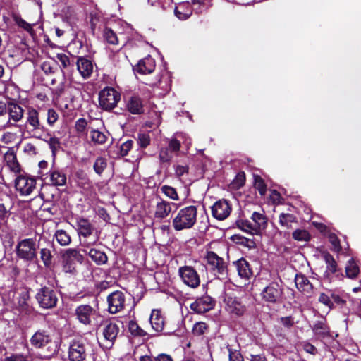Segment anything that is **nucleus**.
Returning a JSON list of instances; mask_svg holds the SVG:
<instances>
[{
    "label": "nucleus",
    "mask_w": 361,
    "mask_h": 361,
    "mask_svg": "<svg viewBox=\"0 0 361 361\" xmlns=\"http://www.w3.org/2000/svg\"><path fill=\"white\" fill-rule=\"evenodd\" d=\"M137 142H138L139 145L141 147L145 148L147 146H148L149 144V142H150L149 136L147 134H145V133L139 134Z\"/></svg>",
    "instance_id": "6e6d98bb"
},
{
    "label": "nucleus",
    "mask_w": 361,
    "mask_h": 361,
    "mask_svg": "<svg viewBox=\"0 0 361 361\" xmlns=\"http://www.w3.org/2000/svg\"><path fill=\"white\" fill-rule=\"evenodd\" d=\"M106 161L105 159L102 157H98L94 164V169L95 172L98 174H101L106 168Z\"/></svg>",
    "instance_id": "de8ad7c7"
},
{
    "label": "nucleus",
    "mask_w": 361,
    "mask_h": 361,
    "mask_svg": "<svg viewBox=\"0 0 361 361\" xmlns=\"http://www.w3.org/2000/svg\"><path fill=\"white\" fill-rule=\"evenodd\" d=\"M63 271L65 273L73 274L75 271V267L74 262L63 259Z\"/></svg>",
    "instance_id": "3c124183"
},
{
    "label": "nucleus",
    "mask_w": 361,
    "mask_h": 361,
    "mask_svg": "<svg viewBox=\"0 0 361 361\" xmlns=\"http://www.w3.org/2000/svg\"><path fill=\"white\" fill-rule=\"evenodd\" d=\"M15 187L21 195H30L36 187V180L26 176H19L15 180Z\"/></svg>",
    "instance_id": "9b49d317"
},
{
    "label": "nucleus",
    "mask_w": 361,
    "mask_h": 361,
    "mask_svg": "<svg viewBox=\"0 0 361 361\" xmlns=\"http://www.w3.org/2000/svg\"><path fill=\"white\" fill-rule=\"evenodd\" d=\"M77 68L81 76L86 79L88 78L93 71L92 62L84 57H80L77 61Z\"/></svg>",
    "instance_id": "4be33fe9"
},
{
    "label": "nucleus",
    "mask_w": 361,
    "mask_h": 361,
    "mask_svg": "<svg viewBox=\"0 0 361 361\" xmlns=\"http://www.w3.org/2000/svg\"><path fill=\"white\" fill-rule=\"evenodd\" d=\"M48 142H49V145L53 152L56 150L58 148H59L60 142H59V138H57L56 137H51L49 138Z\"/></svg>",
    "instance_id": "e2e57ef3"
},
{
    "label": "nucleus",
    "mask_w": 361,
    "mask_h": 361,
    "mask_svg": "<svg viewBox=\"0 0 361 361\" xmlns=\"http://www.w3.org/2000/svg\"><path fill=\"white\" fill-rule=\"evenodd\" d=\"M36 239L30 238L20 240L16 246V256L25 262H32L37 257Z\"/></svg>",
    "instance_id": "f257e3e1"
},
{
    "label": "nucleus",
    "mask_w": 361,
    "mask_h": 361,
    "mask_svg": "<svg viewBox=\"0 0 361 361\" xmlns=\"http://www.w3.org/2000/svg\"><path fill=\"white\" fill-rule=\"evenodd\" d=\"M156 361H173L172 358L166 354H161L155 358Z\"/></svg>",
    "instance_id": "774afa93"
},
{
    "label": "nucleus",
    "mask_w": 361,
    "mask_h": 361,
    "mask_svg": "<svg viewBox=\"0 0 361 361\" xmlns=\"http://www.w3.org/2000/svg\"><path fill=\"white\" fill-rule=\"evenodd\" d=\"M283 295V288L277 281L271 282L261 293L262 299L268 302L276 303Z\"/></svg>",
    "instance_id": "9d476101"
},
{
    "label": "nucleus",
    "mask_w": 361,
    "mask_h": 361,
    "mask_svg": "<svg viewBox=\"0 0 361 361\" xmlns=\"http://www.w3.org/2000/svg\"><path fill=\"white\" fill-rule=\"evenodd\" d=\"M313 331L319 338H325L329 334V328L324 321H318L314 324Z\"/></svg>",
    "instance_id": "2f4dec72"
},
{
    "label": "nucleus",
    "mask_w": 361,
    "mask_h": 361,
    "mask_svg": "<svg viewBox=\"0 0 361 361\" xmlns=\"http://www.w3.org/2000/svg\"><path fill=\"white\" fill-rule=\"evenodd\" d=\"M35 298L39 306L44 309L54 307L58 301V297L56 291L52 288L46 286L38 290Z\"/></svg>",
    "instance_id": "423d86ee"
},
{
    "label": "nucleus",
    "mask_w": 361,
    "mask_h": 361,
    "mask_svg": "<svg viewBox=\"0 0 361 361\" xmlns=\"http://www.w3.org/2000/svg\"><path fill=\"white\" fill-rule=\"evenodd\" d=\"M119 332L118 326L114 322H106L102 329V334L104 339L112 343L116 338Z\"/></svg>",
    "instance_id": "412c9836"
},
{
    "label": "nucleus",
    "mask_w": 361,
    "mask_h": 361,
    "mask_svg": "<svg viewBox=\"0 0 361 361\" xmlns=\"http://www.w3.org/2000/svg\"><path fill=\"white\" fill-rule=\"evenodd\" d=\"M25 115V128L32 133V136L41 138L42 132L44 128L39 121V111L34 107L30 106L27 108Z\"/></svg>",
    "instance_id": "39448f33"
},
{
    "label": "nucleus",
    "mask_w": 361,
    "mask_h": 361,
    "mask_svg": "<svg viewBox=\"0 0 361 361\" xmlns=\"http://www.w3.org/2000/svg\"><path fill=\"white\" fill-rule=\"evenodd\" d=\"M322 258L326 264V273L329 275L330 274H336L338 271L337 263L333 256L329 252H324Z\"/></svg>",
    "instance_id": "7c9ffc66"
},
{
    "label": "nucleus",
    "mask_w": 361,
    "mask_h": 361,
    "mask_svg": "<svg viewBox=\"0 0 361 361\" xmlns=\"http://www.w3.org/2000/svg\"><path fill=\"white\" fill-rule=\"evenodd\" d=\"M329 240L333 246V250L334 251L338 252L341 250V246L338 237L334 234H330L329 236Z\"/></svg>",
    "instance_id": "13d9d810"
},
{
    "label": "nucleus",
    "mask_w": 361,
    "mask_h": 361,
    "mask_svg": "<svg viewBox=\"0 0 361 361\" xmlns=\"http://www.w3.org/2000/svg\"><path fill=\"white\" fill-rule=\"evenodd\" d=\"M78 227V234L83 238L82 245L84 247H89L95 245L99 238V235L94 230L90 222L83 218L79 219L77 221Z\"/></svg>",
    "instance_id": "f03ea898"
},
{
    "label": "nucleus",
    "mask_w": 361,
    "mask_h": 361,
    "mask_svg": "<svg viewBox=\"0 0 361 361\" xmlns=\"http://www.w3.org/2000/svg\"><path fill=\"white\" fill-rule=\"evenodd\" d=\"M293 238L297 241L307 242L310 240V235L307 231L305 229H296L293 231Z\"/></svg>",
    "instance_id": "ea45409f"
},
{
    "label": "nucleus",
    "mask_w": 361,
    "mask_h": 361,
    "mask_svg": "<svg viewBox=\"0 0 361 361\" xmlns=\"http://www.w3.org/2000/svg\"><path fill=\"white\" fill-rule=\"evenodd\" d=\"M3 361H27V356L22 353L12 354Z\"/></svg>",
    "instance_id": "4d7b16f0"
},
{
    "label": "nucleus",
    "mask_w": 361,
    "mask_h": 361,
    "mask_svg": "<svg viewBox=\"0 0 361 361\" xmlns=\"http://www.w3.org/2000/svg\"><path fill=\"white\" fill-rule=\"evenodd\" d=\"M54 238L61 246H67L71 242V235L64 230L60 229L55 232Z\"/></svg>",
    "instance_id": "473e14b6"
},
{
    "label": "nucleus",
    "mask_w": 361,
    "mask_h": 361,
    "mask_svg": "<svg viewBox=\"0 0 361 361\" xmlns=\"http://www.w3.org/2000/svg\"><path fill=\"white\" fill-rule=\"evenodd\" d=\"M279 221L281 226L290 228L291 224L297 221L296 217L291 214L281 213L279 217Z\"/></svg>",
    "instance_id": "72a5a7b5"
},
{
    "label": "nucleus",
    "mask_w": 361,
    "mask_h": 361,
    "mask_svg": "<svg viewBox=\"0 0 361 361\" xmlns=\"http://www.w3.org/2000/svg\"><path fill=\"white\" fill-rule=\"evenodd\" d=\"M231 212V207L226 200H220L212 207V215L218 220L226 219L230 215Z\"/></svg>",
    "instance_id": "ddd939ff"
},
{
    "label": "nucleus",
    "mask_w": 361,
    "mask_h": 361,
    "mask_svg": "<svg viewBox=\"0 0 361 361\" xmlns=\"http://www.w3.org/2000/svg\"><path fill=\"white\" fill-rule=\"evenodd\" d=\"M251 219L253 221L255 233H259L267 226V218L264 212H254L251 216Z\"/></svg>",
    "instance_id": "b1692460"
},
{
    "label": "nucleus",
    "mask_w": 361,
    "mask_h": 361,
    "mask_svg": "<svg viewBox=\"0 0 361 361\" xmlns=\"http://www.w3.org/2000/svg\"><path fill=\"white\" fill-rule=\"evenodd\" d=\"M127 109L133 114H142L143 105L141 99L137 96L131 97L127 102Z\"/></svg>",
    "instance_id": "cd10ccee"
},
{
    "label": "nucleus",
    "mask_w": 361,
    "mask_h": 361,
    "mask_svg": "<svg viewBox=\"0 0 361 361\" xmlns=\"http://www.w3.org/2000/svg\"><path fill=\"white\" fill-rule=\"evenodd\" d=\"M88 255L98 265L104 264L108 260L105 252L96 248H91L88 252Z\"/></svg>",
    "instance_id": "c756f323"
},
{
    "label": "nucleus",
    "mask_w": 361,
    "mask_h": 361,
    "mask_svg": "<svg viewBox=\"0 0 361 361\" xmlns=\"http://www.w3.org/2000/svg\"><path fill=\"white\" fill-rule=\"evenodd\" d=\"M295 283L297 288L301 292L310 293L312 289V283L307 278L302 274H296Z\"/></svg>",
    "instance_id": "bb28decb"
},
{
    "label": "nucleus",
    "mask_w": 361,
    "mask_h": 361,
    "mask_svg": "<svg viewBox=\"0 0 361 361\" xmlns=\"http://www.w3.org/2000/svg\"><path fill=\"white\" fill-rule=\"evenodd\" d=\"M56 58L63 68H66L71 65L70 59L66 54L59 53L56 54Z\"/></svg>",
    "instance_id": "09e8293b"
},
{
    "label": "nucleus",
    "mask_w": 361,
    "mask_h": 361,
    "mask_svg": "<svg viewBox=\"0 0 361 361\" xmlns=\"http://www.w3.org/2000/svg\"><path fill=\"white\" fill-rule=\"evenodd\" d=\"M245 176L244 173H239L233 182V185L235 188H240L245 183Z\"/></svg>",
    "instance_id": "bf43d9fd"
},
{
    "label": "nucleus",
    "mask_w": 361,
    "mask_h": 361,
    "mask_svg": "<svg viewBox=\"0 0 361 361\" xmlns=\"http://www.w3.org/2000/svg\"><path fill=\"white\" fill-rule=\"evenodd\" d=\"M40 257L46 267H49L51 265L52 255L49 249L42 248L40 250Z\"/></svg>",
    "instance_id": "a19ab883"
},
{
    "label": "nucleus",
    "mask_w": 361,
    "mask_h": 361,
    "mask_svg": "<svg viewBox=\"0 0 361 361\" xmlns=\"http://www.w3.org/2000/svg\"><path fill=\"white\" fill-rule=\"evenodd\" d=\"M99 99L102 109L111 110L120 100V94L112 87H106L100 92Z\"/></svg>",
    "instance_id": "6e6552de"
},
{
    "label": "nucleus",
    "mask_w": 361,
    "mask_h": 361,
    "mask_svg": "<svg viewBox=\"0 0 361 361\" xmlns=\"http://www.w3.org/2000/svg\"><path fill=\"white\" fill-rule=\"evenodd\" d=\"M150 323L154 331L159 332L163 330L164 324V318L159 310H152L150 317Z\"/></svg>",
    "instance_id": "c85d7f7f"
},
{
    "label": "nucleus",
    "mask_w": 361,
    "mask_h": 361,
    "mask_svg": "<svg viewBox=\"0 0 361 361\" xmlns=\"http://www.w3.org/2000/svg\"><path fill=\"white\" fill-rule=\"evenodd\" d=\"M255 188L259 191L261 195H264L267 191V186L262 178L259 176L255 177Z\"/></svg>",
    "instance_id": "49530a36"
},
{
    "label": "nucleus",
    "mask_w": 361,
    "mask_h": 361,
    "mask_svg": "<svg viewBox=\"0 0 361 361\" xmlns=\"http://www.w3.org/2000/svg\"><path fill=\"white\" fill-rule=\"evenodd\" d=\"M204 258L215 276L224 279L227 275V264L222 257L213 251H207Z\"/></svg>",
    "instance_id": "20e7f679"
},
{
    "label": "nucleus",
    "mask_w": 361,
    "mask_h": 361,
    "mask_svg": "<svg viewBox=\"0 0 361 361\" xmlns=\"http://www.w3.org/2000/svg\"><path fill=\"white\" fill-rule=\"evenodd\" d=\"M8 118L4 123V128L16 127L17 123L22 121L24 117V109L18 104L8 102L7 107Z\"/></svg>",
    "instance_id": "1a4fd4ad"
},
{
    "label": "nucleus",
    "mask_w": 361,
    "mask_h": 361,
    "mask_svg": "<svg viewBox=\"0 0 361 361\" xmlns=\"http://www.w3.org/2000/svg\"><path fill=\"white\" fill-rule=\"evenodd\" d=\"M197 219V208L188 206L182 209V229L191 228Z\"/></svg>",
    "instance_id": "dca6fc26"
},
{
    "label": "nucleus",
    "mask_w": 361,
    "mask_h": 361,
    "mask_svg": "<svg viewBox=\"0 0 361 361\" xmlns=\"http://www.w3.org/2000/svg\"><path fill=\"white\" fill-rule=\"evenodd\" d=\"M346 276L349 278H355L359 273V267L352 259L350 260L345 267Z\"/></svg>",
    "instance_id": "58836bf2"
},
{
    "label": "nucleus",
    "mask_w": 361,
    "mask_h": 361,
    "mask_svg": "<svg viewBox=\"0 0 361 361\" xmlns=\"http://www.w3.org/2000/svg\"><path fill=\"white\" fill-rule=\"evenodd\" d=\"M207 329V324L204 322H197L193 326V334L197 336L202 335Z\"/></svg>",
    "instance_id": "864d4df0"
},
{
    "label": "nucleus",
    "mask_w": 361,
    "mask_h": 361,
    "mask_svg": "<svg viewBox=\"0 0 361 361\" xmlns=\"http://www.w3.org/2000/svg\"><path fill=\"white\" fill-rule=\"evenodd\" d=\"M13 205L14 200L11 195L6 193L0 195V218L1 219L9 217Z\"/></svg>",
    "instance_id": "f3484780"
},
{
    "label": "nucleus",
    "mask_w": 361,
    "mask_h": 361,
    "mask_svg": "<svg viewBox=\"0 0 361 361\" xmlns=\"http://www.w3.org/2000/svg\"><path fill=\"white\" fill-rule=\"evenodd\" d=\"M4 160L5 166H6L9 170L16 173L20 172V164L16 158V151L13 148H9L4 154Z\"/></svg>",
    "instance_id": "6ab92c4d"
},
{
    "label": "nucleus",
    "mask_w": 361,
    "mask_h": 361,
    "mask_svg": "<svg viewBox=\"0 0 361 361\" xmlns=\"http://www.w3.org/2000/svg\"><path fill=\"white\" fill-rule=\"evenodd\" d=\"M30 341L35 348H42L51 341V337L46 331L39 330L32 335Z\"/></svg>",
    "instance_id": "a211bd4d"
},
{
    "label": "nucleus",
    "mask_w": 361,
    "mask_h": 361,
    "mask_svg": "<svg viewBox=\"0 0 361 361\" xmlns=\"http://www.w3.org/2000/svg\"><path fill=\"white\" fill-rule=\"evenodd\" d=\"M91 141L94 144L102 145L106 142L107 136L98 130H92L90 133Z\"/></svg>",
    "instance_id": "c9c22d12"
},
{
    "label": "nucleus",
    "mask_w": 361,
    "mask_h": 361,
    "mask_svg": "<svg viewBox=\"0 0 361 361\" xmlns=\"http://www.w3.org/2000/svg\"><path fill=\"white\" fill-rule=\"evenodd\" d=\"M182 280L185 284L191 288L197 287L200 283L197 272L190 266L182 267Z\"/></svg>",
    "instance_id": "4468645a"
},
{
    "label": "nucleus",
    "mask_w": 361,
    "mask_h": 361,
    "mask_svg": "<svg viewBox=\"0 0 361 361\" xmlns=\"http://www.w3.org/2000/svg\"><path fill=\"white\" fill-rule=\"evenodd\" d=\"M74 314L76 319L84 325H91L99 315L97 310L90 305H80L76 307Z\"/></svg>",
    "instance_id": "0eeeda50"
},
{
    "label": "nucleus",
    "mask_w": 361,
    "mask_h": 361,
    "mask_svg": "<svg viewBox=\"0 0 361 361\" xmlns=\"http://www.w3.org/2000/svg\"><path fill=\"white\" fill-rule=\"evenodd\" d=\"M58 118L59 115L57 112L53 109H49L47 111V123L52 126L56 122Z\"/></svg>",
    "instance_id": "603ef678"
},
{
    "label": "nucleus",
    "mask_w": 361,
    "mask_h": 361,
    "mask_svg": "<svg viewBox=\"0 0 361 361\" xmlns=\"http://www.w3.org/2000/svg\"><path fill=\"white\" fill-rule=\"evenodd\" d=\"M169 149H161L159 154V157L161 161H167L170 159V155L169 154Z\"/></svg>",
    "instance_id": "338daca9"
},
{
    "label": "nucleus",
    "mask_w": 361,
    "mask_h": 361,
    "mask_svg": "<svg viewBox=\"0 0 361 361\" xmlns=\"http://www.w3.org/2000/svg\"><path fill=\"white\" fill-rule=\"evenodd\" d=\"M88 343L82 338L73 339L69 344L68 357L70 361H83L86 358Z\"/></svg>",
    "instance_id": "7ed1b4c3"
},
{
    "label": "nucleus",
    "mask_w": 361,
    "mask_h": 361,
    "mask_svg": "<svg viewBox=\"0 0 361 361\" xmlns=\"http://www.w3.org/2000/svg\"><path fill=\"white\" fill-rule=\"evenodd\" d=\"M180 143L178 140H171L169 145V149L171 152H176L179 149Z\"/></svg>",
    "instance_id": "69168bd1"
},
{
    "label": "nucleus",
    "mask_w": 361,
    "mask_h": 361,
    "mask_svg": "<svg viewBox=\"0 0 361 361\" xmlns=\"http://www.w3.org/2000/svg\"><path fill=\"white\" fill-rule=\"evenodd\" d=\"M62 258L67 259L68 260H71L73 262L77 261L80 263L83 260V257L79 251L76 249L72 248L67 249L63 254Z\"/></svg>",
    "instance_id": "f704fd0d"
},
{
    "label": "nucleus",
    "mask_w": 361,
    "mask_h": 361,
    "mask_svg": "<svg viewBox=\"0 0 361 361\" xmlns=\"http://www.w3.org/2000/svg\"><path fill=\"white\" fill-rule=\"evenodd\" d=\"M235 267L238 270V276L240 278L247 280L252 276V271L248 262L245 259L241 258L235 262Z\"/></svg>",
    "instance_id": "a878e982"
},
{
    "label": "nucleus",
    "mask_w": 361,
    "mask_h": 361,
    "mask_svg": "<svg viewBox=\"0 0 361 361\" xmlns=\"http://www.w3.org/2000/svg\"><path fill=\"white\" fill-rule=\"evenodd\" d=\"M198 245L197 240L195 238H190L185 243L184 246L189 252H192Z\"/></svg>",
    "instance_id": "052dcab7"
},
{
    "label": "nucleus",
    "mask_w": 361,
    "mask_h": 361,
    "mask_svg": "<svg viewBox=\"0 0 361 361\" xmlns=\"http://www.w3.org/2000/svg\"><path fill=\"white\" fill-rule=\"evenodd\" d=\"M107 302L109 312L111 314H116L124 307V295L121 291L113 292L108 296Z\"/></svg>",
    "instance_id": "f8f14e48"
},
{
    "label": "nucleus",
    "mask_w": 361,
    "mask_h": 361,
    "mask_svg": "<svg viewBox=\"0 0 361 361\" xmlns=\"http://www.w3.org/2000/svg\"><path fill=\"white\" fill-rule=\"evenodd\" d=\"M318 300L329 309L333 308V301L331 299V292H329L328 293H322L319 296Z\"/></svg>",
    "instance_id": "a18cd8bd"
},
{
    "label": "nucleus",
    "mask_w": 361,
    "mask_h": 361,
    "mask_svg": "<svg viewBox=\"0 0 361 361\" xmlns=\"http://www.w3.org/2000/svg\"><path fill=\"white\" fill-rule=\"evenodd\" d=\"M155 68V61L151 56H147L139 61L136 71L141 74L151 73Z\"/></svg>",
    "instance_id": "393cba45"
},
{
    "label": "nucleus",
    "mask_w": 361,
    "mask_h": 361,
    "mask_svg": "<svg viewBox=\"0 0 361 361\" xmlns=\"http://www.w3.org/2000/svg\"><path fill=\"white\" fill-rule=\"evenodd\" d=\"M228 351L229 361H244L240 351L236 349H233L230 345L227 346Z\"/></svg>",
    "instance_id": "c03bdc74"
},
{
    "label": "nucleus",
    "mask_w": 361,
    "mask_h": 361,
    "mask_svg": "<svg viewBox=\"0 0 361 361\" xmlns=\"http://www.w3.org/2000/svg\"><path fill=\"white\" fill-rule=\"evenodd\" d=\"M133 147V141L127 140L123 142L120 147V154L122 157H125L128 154V152Z\"/></svg>",
    "instance_id": "5fc2aeb1"
},
{
    "label": "nucleus",
    "mask_w": 361,
    "mask_h": 361,
    "mask_svg": "<svg viewBox=\"0 0 361 361\" xmlns=\"http://www.w3.org/2000/svg\"><path fill=\"white\" fill-rule=\"evenodd\" d=\"M214 304V300L210 296L204 295L192 303L190 307L197 313L202 314L213 309Z\"/></svg>",
    "instance_id": "2eb2a0df"
},
{
    "label": "nucleus",
    "mask_w": 361,
    "mask_h": 361,
    "mask_svg": "<svg viewBox=\"0 0 361 361\" xmlns=\"http://www.w3.org/2000/svg\"><path fill=\"white\" fill-rule=\"evenodd\" d=\"M224 302L226 305L227 310L235 315H242L245 310V306L236 298L228 296L225 298Z\"/></svg>",
    "instance_id": "aec40b11"
},
{
    "label": "nucleus",
    "mask_w": 361,
    "mask_h": 361,
    "mask_svg": "<svg viewBox=\"0 0 361 361\" xmlns=\"http://www.w3.org/2000/svg\"><path fill=\"white\" fill-rule=\"evenodd\" d=\"M87 123L85 119L80 118L76 121L75 128L78 133H83L87 127Z\"/></svg>",
    "instance_id": "680f3d73"
},
{
    "label": "nucleus",
    "mask_w": 361,
    "mask_h": 361,
    "mask_svg": "<svg viewBox=\"0 0 361 361\" xmlns=\"http://www.w3.org/2000/svg\"><path fill=\"white\" fill-rule=\"evenodd\" d=\"M128 327H129V330L131 331V333L134 335H140V329L139 328V326H137V324L135 322H133V321H130L129 322V325H128Z\"/></svg>",
    "instance_id": "0e129e2a"
},
{
    "label": "nucleus",
    "mask_w": 361,
    "mask_h": 361,
    "mask_svg": "<svg viewBox=\"0 0 361 361\" xmlns=\"http://www.w3.org/2000/svg\"><path fill=\"white\" fill-rule=\"evenodd\" d=\"M48 177L51 185L54 186H63L66 183V174L59 169H51L48 173Z\"/></svg>",
    "instance_id": "5701e85b"
},
{
    "label": "nucleus",
    "mask_w": 361,
    "mask_h": 361,
    "mask_svg": "<svg viewBox=\"0 0 361 361\" xmlns=\"http://www.w3.org/2000/svg\"><path fill=\"white\" fill-rule=\"evenodd\" d=\"M103 37L109 44L116 45L118 43V39L116 34L110 28H104L103 31Z\"/></svg>",
    "instance_id": "4c0bfd02"
},
{
    "label": "nucleus",
    "mask_w": 361,
    "mask_h": 361,
    "mask_svg": "<svg viewBox=\"0 0 361 361\" xmlns=\"http://www.w3.org/2000/svg\"><path fill=\"white\" fill-rule=\"evenodd\" d=\"M161 191L167 197H169V198H171L172 200H178V195L176 190L171 186L164 185L161 188Z\"/></svg>",
    "instance_id": "8fccbe9b"
},
{
    "label": "nucleus",
    "mask_w": 361,
    "mask_h": 361,
    "mask_svg": "<svg viewBox=\"0 0 361 361\" xmlns=\"http://www.w3.org/2000/svg\"><path fill=\"white\" fill-rule=\"evenodd\" d=\"M13 20L18 26L24 29L27 32H32L33 31L32 25L27 23L25 20L21 18L20 16H14Z\"/></svg>",
    "instance_id": "37998d69"
},
{
    "label": "nucleus",
    "mask_w": 361,
    "mask_h": 361,
    "mask_svg": "<svg viewBox=\"0 0 361 361\" xmlns=\"http://www.w3.org/2000/svg\"><path fill=\"white\" fill-rule=\"evenodd\" d=\"M236 224L238 227L242 231L250 233H255L252 223L250 222L248 220H239Z\"/></svg>",
    "instance_id": "79ce46f5"
},
{
    "label": "nucleus",
    "mask_w": 361,
    "mask_h": 361,
    "mask_svg": "<svg viewBox=\"0 0 361 361\" xmlns=\"http://www.w3.org/2000/svg\"><path fill=\"white\" fill-rule=\"evenodd\" d=\"M171 211L170 205L164 202H159L157 204L155 215L158 218H164Z\"/></svg>",
    "instance_id": "e433bc0d"
}]
</instances>
